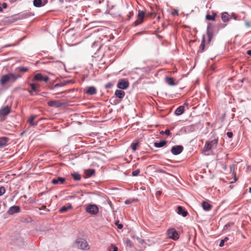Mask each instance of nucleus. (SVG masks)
I'll return each instance as SVG.
<instances>
[{"mask_svg":"<svg viewBox=\"0 0 251 251\" xmlns=\"http://www.w3.org/2000/svg\"><path fill=\"white\" fill-rule=\"evenodd\" d=\"M218 142V137H214L213 139L207 141L203 148V151H207L210 150L216 149Z\"/></svg>","mask_w":251,"mask_h":251,"instance_id":"obj_1","label":"nucleus"},{"mask_svg":"<svg viewBox=\"0 0 251 251\" xmlns=\"http://www.w3.org/2000/svg\"><path fill=\"white\" fill-rule=\"evenodd\" d=\"M75 246L82 250H88L89 245L87 241L83 239H78L75 242Z\"/></svg>","mask_w":251,"mask_h":251,"instance_id":"obj_2","label":"nucleus"},{"mask_svg":"<svg viewBox=\"0 0 251 251\" xmlns=\"http://www.w3.org/2000/svg\"><path fill=\"white\" fill-rule=\"evenodd\" d=\"M20 76L15 75L13 74H9L8 75H3L1 76L0 80V83L1 85H4L10 80L15 81Z\"/></svg>","mask_w":251,"mask_h":251,"instance_id":"obj_3","label":"nucleus"},{"mask_svg":"<svg viewBox=\"0 0 251 251\" xmlns=\"http://www.w3.org/2000/svg\"><path fill=\"white\" fill-rule=\"evenodd\" d=\"M145 17V12L143 11L139 10L137 16V19L133 23L134 26H136L142 24L144 21Z\"/></svg>","mask_w":251,"mask_h":251,"instance_id":"obj_4","label":"nucleus"},{"mask_svg":"<svg viewBox=\"0 0 251 251\" xmlns=\"http://www.w3.org/2000/svg\"><path fill=\"white\" fill-rule=\"evenodd\" d=\"M11 112V107L9 106H5L0 109V117L3 118L2 120L5 119V117L8 115Z\"/></svg>","mask_w":251,"mask_h":251,"instance_id":"obj_5","label":"nucleus"},{"mask_svg":"<svg viewBox=\"0 0 251 251\" xmlns=\"http://www.w3.org/2000/svg\"><path fill=\"white\" fill-rule=\"evenodd\" d=\"M86 211L91 214L96 215L99 212V208L97 205L91 204L87 206Z\"/></svg>","mask_w":251,"mask_h":251,"instance_id":"obj_6","label":"nucleus"},{"mask_svg":"<svg viewBox=\"0 0 251 251\" xmlns=\"http://www.w3.org/2000/svg\"><path fill=\"white\" fill-rule=\"evenodd\" d=\"M167 235L170 238L173 239L174 240H176L179 238L178 232L174 228L168 229Z\"/></svg>","mask_w":251,"mask_h":251,"instance_id":"obj_7","label":"nucleus"},{"mask_svg":"<svg viewBox=\"0 0 251 251\" xmlns=\"http://www.w3.org/2000/svg\"><path fill=\"white\" fill-rule=\"evenodd\" d=\"M129 86V82L125 79H121L117 84V87L121 89H126Z\"/></svg>","mask_w":251,"mask_h":251,"instance_id":"obj_8","label":"nucleus"},{"mask_svg":"<svg viewBox=\"0 0 251 251\" xmlns=\"http://www.w3.org/2000/svg\"><path fill=\"white\" fill-rule=\"evenodd\" d=\"M183 149V147L180 145L173 146L171 149V152L174 155H177L182 151Z\"/></svg>","mask_w":251,"mask_h":251,"instance_id":"obj_9","label":"nucleus"},{"mask_svg":"<svg viewBox=\"0 0 251 251\" xmlns=\"http://www.w3.org/2000/svg\"><path fill=\"white\" fill-rule=\"evenodd\" d=\"M48 105L49 106L58 108L63 105V103L60 100H50L48 102Z\"/></svg>","mask_w":251,"mask_h":251,"instance_id":"obj_10","label":"nucleus"},{"mask_svg":"<svg viewBox=\"0 0 251 251\" xmlns=\"http://www.w3.org/2000/svg\"><path fill=\"white\" fill-rule=\"evenodd\" d=\"M33 80L47 82L49 80V77L48 76L44 77L41 73H38L34 75Z\"/></svg>","mask_w":251,"mask_h":251,"instance_id":"obj_11","label":"nucleus"},{"mask_svg":"<svg viewBox=\"0 0 251 251\" xmlns=\"http://www.w3.org/2000/svg\"><path fill=\"white\" fill-rule=\"evenodd\" d=\"M20 212V208L19 206L14 205L10 207L8 210V213L10 215H12L15 213H18Z\"/></svg>","mask_w":251,"mask_h":251,"instance_id":"obj_12","label":"nucleus"},{"mask_svg":"<svg viewBox=\"0 0 251 251\" xmlns=\"http://www.w3.org/2000/svg\"><path fill=\"white\" fill-rule=\"evenodd\" d=\"M65 178L61 177H58L56 178H53L51 180V183L54 185L62 184L64 183Z\"/></svg>","mask_w":251,"mask_h":251,"instance_id":"obj_13","label":"nucleus"},{"mask_svg":"<svg viewBox=\"0 0 251 251\" xmlns=\"http://www.w3.org/2000/svg\"><path fill=\"white\" fill-rule=\"evenodd\" d=\"M177 214L182 215L183 217H186L188 215V212L182 206H178L177 207Z\"/></svg>","mask_w":251,"mask_h":251,"instance_id":"obj_14","label":"nucleus"},{"mask_svg":"<svg viewBox=\"0 0 251 251\" xmlns=\"http://www.w3.org/2000/svg\"><path fill=\"white\" fill-rule=\"evenodd\" d=\"M97 93L96 88L94 86H90L87 88L86 93L89 95H93Z\"/></svg>","mask_w":251,"mask_h":251,"instance_id":"obj_15","label":"nucleus"},{"mask_svg":"<svg viewBox=\"0 0 251 251\" xmlns=\"http://www.w3.org/2000/svg\"><path fill=\"white\" fill-rule=\"evenodd\" d=\"M201 206L205 211H209L212 208V205L206 201H203L201 203Z\"/></svg>","mask_w":251,"mask_h":251,"instance_id":"obj_16","label":"nucleus"},{"mask_svg":"<svg viewBox=\"0 0 251 251\" xmlns=\"http://www.w3.org/2000/svg\"><path fill=\"white\" fill-rule=\"evenodd\" d=\"M115 95L117 98L120 99L123 98L125 96V93L124 91L121 90H117L115 92Z\"/></svg>","mask_w":251,"mask_h":251,"instance_id":"obj_17","label":"nucleus"},{"mask_svg":"<svg viewBox=\"0 0 251 251\" xmlns=\"http://www.w3.org/2000/svg\"><path fill=\"white\" fill-rule=\"evenodd\" d=\"M8 141V138L7 137H0V147H3L5 146L6 145Z\"/></svg>","mask_w":251,"mask_h":251,"instance_id":"obj_18","label":"nucleus"},{"mask_svg":"<svg viewBox=\"0 0 251 251\" xmlns=\"http://www.w3.org/2000/svg\"><path fill=\"white\" fill-rule=\"evenodd\" d=\"M36 116L33 115L31 116L29 119L28 120L27 122L28 123L31 125V126H35L37 125V123H34V120L36 118Z\"/></svg>","mask_w":251,"mask_h":251,"instance_id":"obj_19","label":"nucleus"},{"mask_svg":"<svg viewBox=\"0 0 251 251\" xmlns=\"http://www.w3.org/2000/svg\"><path fill=\"white\" fill-rule=\"evenodd\" d=\"M184 106H180L176 110L175 114L176 115H180L184 112Z\"/></svg>","mask_w":251,"mask_h":251,"instance_id":"obj_20","label":"nucleus"},{"mask_svg":"<svg viewBox=\"0 0 251 251\" xmlns=\"http://www.w3.org/2000/svg\"><path fill=\"white\" fill-rule=\"evenodd\" d=\"M71 208L72 206L70 204H69L68 205H64L59 209V212L60 213H64L67 211L69 209H71Z\"/></svg>","mask_w":251,"mask_h":251,"instance_id":"obj_21","label":"nucleus"},{"mask_svg":"<svg viewBox=\"0 0 251 251\" xmlns=\"http://www.w3.org/2000/svg\"><path fill=\"white\" fill-rule=\"evenodd\" d=\"M229 14L227 12H224L222 14V20L224 22H227L229 20Z\"/></svg>","mask_w":251,"mask_h":251,"instance_id":"obj_22","label":"nucleus"},{"mask_svg":"<svg viewBox=\"0 0 251 251\" xmlns=\"http://www.w3.org/2000/svg\"><path fill=\"white\" fill-rule=\"evenodd\" d=\"M166 144V141H161L159 143H154V146L156 148H161L164 146Z\"/></svg>","mask_w":251,"mask_h":251,"instance_id":"obj_23","label":"nucleus"},{"mask_svg":"<svg viewBox=\"0 0 251 251\" xmlns=\"http://www.w3.org/2000/svg\"><path fill=\"white\" fill-rule=\"evenodd\" d=\"M95 171L94 170H88L85 171V175L87 177H90L95 174Z\"/></svg>","mask_w":251,"mask_h":251,"instance_id":"obj_24","label":"nucleus"},{"mask_svg":"<svg viewBox=\"0 0 251 251\" xmlns=\"http://www.w3.org/2000/svg\"><path fill=\"white\" fill-rule=\"evenodd\" d=\"M216 16V14L215 13H213L212 15L209 14H207L206 16V19L207 20H211L212 21H214L215 20V17Z\"/></svg>","mask_w":251,"mask_h":251,"instance_id":"obj_25","label":"nucleus"},{"mask_svg":"<svg viewBox=\"0 0 251 251\" xmlns=\"http://www.w3.org/2000/svg\"><path fill=\"white\" fill-rule=\"evenodd\" d=\"M33 5L35 7H41L44 4H42V0H33Z\"/></svg>","mask_w":251,"mask_h":251,"instance_id":"obj_26","label":"nucleus"},{"mask_svg":"<svg viewBox=\"0 0 251 251\" xmlns=\"http://www.w3.org/2000/svg\"><path fill=\"white\" fill-rule=\"evenodd\" d=\"M166 82L170 85L173 86L175 85L174 79L172 77H167L166 78Z\"/></svg>","mask_w":251,"mask_h":251,"instance_id":"obj_27","label":"nucleus"},{"mask_svg":"<svg viewBox=\"0 0 251 251\" xmlns=\"http://www.w3.org/2000/svg\"><path fill=\"white\" fill-rule=\"evenodd\" d=\"M207 35L208 37V43H209L211 42V41L213 38V34L212 32L210 31V30L208 28L207 29Z\"/></svg>","mask_w":251,"mask_h":251,"instance_id":"obj_28","label":"nucleus"},{"mask_svg":"<svg viewBox=\"0 0 251 251\" xmlns=\"http://www.w3.org/2000/svg\"><path fill=\"white\" fill-rule=\"evenodd\" d=\"M72 176L75 180L79 181L81 179V176L78 173L72 174Z\"/></svg>","mask_w":251,"mask_h":251,"instance_id":"obj_29","label":"nucleus"},{"mask_svg":"<svg viewBox=\"0 0 251 251\" xmlns=\"http://www.w3.org/2000/svg\"><path fill=\"white\" fill-rule=\"evenodd\" d=\"M138 201V199H129L126 200L125 201V203L126 204H131V203H132L134 201Z\"/></svg>","mask_w":251,"mask_h":251,"instance_id":"obj_30","label":"nucleus"},{"mask_svg":"<svg viewBox=\"0 0 251 251\" xmlns=\"http://www.w3.org/2000/svg\"><path fill=\"white\" fill-rule=\"evenodd\" d=\"M30 86L31 88V91H33L35 92L37 91V85L36 84L31 83V84H30Z\"/></svg>","mask_w":251,"mask_h":251,"instance_id":"obj_31","label":"nucleus"},{"mask_svg":"<svg viewBox=\"0 0 251 251\" xmlns=\"http://www.w3.org/2000/svg\"><path fill=\"white\" fill-rule=\"evenodd\" d=\"M139 145V142L133 143L131 145L132 150L135 151L136 150V147Z\"/></svg>","mask_w":251,"mask_h":251,"instance_id":"obj_32","label":"nucleus"},{"mask_svg":"<svg viewBox=\"0 0 251 251\" xmlns=\"http://www.w3.org/2000/svg\"><path fill=\"white\" fill-rule=\"evenodd\" d=\"M69 83V81H64V82H61V83H57V84H56L54 85V87H59V86H64V85H65L66 84H68Z\"/></svg>","mask_w":251,"mask_h":251,"instance_id":"obj_33","label":"nucleus"},{"mask_svg":"<svg viewBox=\"0 0 251 251\" xmlns=\"http://www.w3.org/2000/svg\"><path fill=\"white\" fill-rule=\"evenodd\" d=\"M204 43H205V40L204 39H203V40L201 41V46H200V48L201 49V51H203L204 50V46H205Z\"/></svg>","mask_w":251,"mask_h":251,"instance_id":"obj_34","label":"nucleus"},{"mask_svg":"<svg viewBox=\"0 0 251 251\" xmlns=\"http://www.w3.org/2000/svg\"><path fill=\"white\" fill-rule=\"evenodd\" d=\"M18 70L21 72H26L28 71V69L27 67H21L18 68Z\"/></svg>","mask_w":251,"mask_h":251,"instance_id":"obj_35","label":"nucleus"},{"mask_svg":"<svg viewBox=\"0 0 251 251\" xmlns=\"http://www.w3.org/2000/svg\"><path fill=\"white\" fill-rule=\"evenodd\" d=\"M5 192V189L4 187L1 186L0 187V196L2 195Z\"/></svg>","mask_w":251,"mask_h":251,"instance_id":"obj_36","label":"nucleus"},{"mask_svg":"<svg viewBox=\"0 0 251 251\" xmlns=\"http://www.w3.org/2000/svg\"><path fill=\"white\" fill-rule=\"evenodd\" d=\"M164 133L165 134L167 135L168 136H171L172 133L170 132V130L169 129H166L165 130V131H161V133Z\"/></svg>","mask_w":251,"mask_h":251,"instance_id":"obj_37","label":"nucleus"},{"mask_svg":"<svg viewBox=\"0 0 251 251\" xmlns=\"http://www.w3.org/2000/svg\"><path fill=\"white\" fill-rule=\"evenodd\" d=\"M140 173L139 170L137 169L132 172V174L133 176H137Z\"/></svg>","mask_w":251,"mask_h":251,"instance_id":"obj_38","label":"nucleus"},{"mask_svg":"<svg viewBox=\"0 0 251 251\" xmlns=\"http://www.w3.org/2000/svg\"><path fill=\"white\" fill-rule=\"evenodd\" d=\"M116 225L119 229H122L123 227V225L119 224V222L115 223Z\"/></svg>","mask_w":251,"mask_h":251,"instance_id":"obj_39","label":"nucleus"},{"mask_svg":"<svg viewBox=\"0 0 251 251\" xmlns=\"http://www.w3.org/2000/svg\"><path fill=\"white\" fill-rule=\"evenodd\" d=\"M110 248L113 249L112 251H118V248L116 247L115 245H112L110 246Z\"/></svg>","mask_w":251,"mask_h":251,"instance_id":"obj_40","label":"nucleus"},{"mask_svg":"<svg viewBox=\"0 0 251 251\" xmlns=\"http://www.w3.org/2000/svg\"><path fill=\"white\" fill-rule=\"evenodd\" d=\"M227 136L228 138H231L233 136V133L232 132H227L226 133Z\"/></svg>","mask_w":251,"mask_h":251,"instance_id":"obj_41","label":"nucleus"},{"mask_svg":"<svg viewBox=\"0 0 251 251\" xmlns=\"http://www.w3.org/2000/svg\"><path fill=\"white\" fill-rule=\"evenodd\" d=\"M224 243H225L224 240H223V239L221 240V241H220V243L219 244V246L220 247L224 246Z\"/></svg>","mask_w":251,"mask_h":251,"instance_id":"obj_42","label":"nucleus"},{"mask_svg":"<svg viewBox=\"0 0 251 251\" xmlns=\"http://www.w3.org/2000/svg\"><path fill=\"white\" fill-rule=\"evenodd\" d=\"M111 84H110V83H109L106 84V85H105V87H106V88H110V87H111Z\"/></svg>","mask_w":251,"mask_h":251,"instance_id":"obj_43","label":"nucleus"},{"mask_svg":"<svg viewBox=\"0 0 251 251\" xmlns=\"http://www.w3.org/2000/svg\"><path fill=\"white\" fill-rule=\"evenodd\" d=\"M2 6L3 8H6L7 7V4L4 2L2 3Z\"/></svg>","mask_w":251,"mask_h":251,"instance_id":"obj_44","label":"nucleus"},{"mask_svg":"<svg viewBox=\"0 0 251 251\" xmlns=\"http://www.w3.org/2000/svg\"><path fill=\"white\" fill-rule=\"evenodd\" d=\"M126 243L127 245H129V246H131V242L129 240H127L126 241Z\"/></svg>","mask_w":251,"mask_h":251,"instance_id":"obj_45","label":"nucleus"},{"mask_svg":"<svg viewBox=\"0 0 251 251\" xmlns=\"http://www.w3.org/2000/svg\"><path fill=\"white\" fill-rule=\"evenodd\" d=\"M247 54H248V55H249L251 56V50H247Z\"/></svg>","mask_w":251,"mask_h":251,"instance_id":"obj_46","label":"nucleus"},{"mask_svg":"<svg viewBox=\"0 0 251 251\" xmlns=\"http://www.w3.org/2000/svg\"><path fill=\"white\" fill-rule=\"evenodd\" d=\"M154 15V13H151H151H150L147 14V16H152V15Z\"/></svg>","mask_w":251,"mask_h":251,"instance_id":"obj_47","label":"nucleus"},{"mask_svg":"<svg viewBox=\"0 0 251 251\" xmlns=\"http://www.w3.org/2000/svg\"><path fill=\"white\" fill-rule=\"evenodd\" d=\"M228 240V238L227 237H226L224 239H223V240H224L225 242L227 241Z\"/></svg>","mask_w":251,"mask_h":251,"instance_id":"obj_48","label":"nucleus"},{"mask_svg":"<svg viewBox=\"0 0 251 251\" xmlns=\"http://www.w3.org/2000/svg\"><path fill=\"white\" fill-rule=\"evenodd\" d=\"M12 46H14V45H7L4 46L3 47L6 48V47H11Z\"/></svg>","mask_w":251,"mask_h":251,"instance_id":"obj_49","label":"nucleus"},{"mask_svg":"<svg viewBox=\"0 0 251 251\" xmlns=\"http://www.w3.org/2000/svg\"><path fill=\"white\" fill-rule=\"evenodd\" d=\"M246 25L247 26V27H250V25L249 23L248 22H246Z\"/></svg>","mask_w":251,"mask_h":251,"instance_id":"obj_50","label":"nucleus"},{"mask_svg":"<svg viewBox=\"0 0 251 251\" xmlns=\"http://www.w3.org/2000/svg\"><path fill=\"white\" fill-rule=\"evenodd\" d=\"M157 194H158V195H160L161 194V191H157Z\"/></svg>","mask_w":251,"mask_h":251,"instance_id":"obj_51","label":"nucleus"},{"mask_svg":"<svg viewBox=\"0 0 251 251\" xmlns=\"http://www.w3.org/2000/svg\"><path fill=\"white\" fill-rule=\"evenodd\" d=\"M129 14H130L131 16H132V15H133V12H130V13H129Z\"/></svg>","mask_w":251,"mask_h":251,"instance_id":"obj_52","label":"nucleus"},{"mask_svg":"<svg viewBox=\"0 0 251 251\" xmlns=\"http://www.w3.org/2000/svg\"><path fill=\"white\" fill-rule=\"evenodd\" d=\"M184 104H185V105H187V104H188V103H187V102H185V103H184Z\"/></svg>","mask_w":251,"mask_h":251,"instance_id":"obj_53","label":"nucleus"},{"mask_svg":"<svg viewBox=\"0 0 251 251\" xmlns=\"http://www.w3.org/2000/svg\"><path fill=\"white\" fill-rule=\"evenodd\" d=\"M12 0V1L13 2V1H16L17 0Z\"/></svg>","mask_w":251,"mask_h":251,"instance_id":"obj_54","label":"nucleus"},{"mask_svg":"<svg viewBox=\"0 0 251 251\" xmlns=\"http://www.w3.org/2000/svg\"><path fill=\"white\" fill-rule=\"evenodd\" d=\"M29 93L32 95V92H31V91H29Z\"/></svg>","mask_w":251,"mask_h":251,"instance_id":"obj_55","label":"nucleus"},{"mask_svg":"<svg viewBox=\"0 0 251 251\" xmlns=\"http://www.w3.org/2000/svg\"><path fill=\"white\" fill-rule=\"evenodd\" d=\"M250 192H251V188H250Z\"/></svg>","mask_w":251,"mask_h":251,"instance_id":"obj_56","label":"nucleus"}]
</instances>
